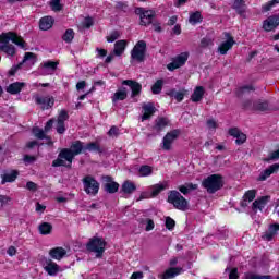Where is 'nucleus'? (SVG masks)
Wrapping results in <instances>:
<instances>
[{
	"mask_svg": "<svg viewBox=\"0 0 279 279\" xmlns=\"http://www.w3.org/2000/svg\"><path fill=\"white\" fill-rule=\"evenodd\" d=\"M93 25H95V21L93 20V17H85L83 21V27H85L86 29H90V27H93Z\"/></svg>",
	"mask_w": 279,
	"mask_h": 279,
	"instance_id": "nucleus-56",
	"label": "nucleus"
},
{
	"mask_svg": "<svg viewBox=\"0 0 279 279\" xmlns=\"http://www.w3.org/2000/svg\"><path fill=\"white\" fill-rule=\"evenodd\" d=\"M125 99H128V92L125 90V88L116 92L112 97L113 104H116V101H125Z\"/></svg>",
	"mask_w": 279,
	"mask_h": 279,
	"instance_id": "nucleus-38",
	"label": "nucleus"
},
{
	"mask_svg": "<svg viewBox=\"0 0 279 279\" xmlns=\"http://www.w3.org/2000/svg\"><path fill=\"white\" fill-rule=\"evenodd\" d=\"M104 190L106 193L114 194L119 191V183H117L114 181L111 183H105Z\"/></svg>",
	"mask_w": 279,
	"mask_h": 279,
	"instance_id": "nucleus-39",
	"label": "nucleus"
},
{
	"mask_svg": "<svg viewBox=\"0 0 279 279\" xmlns=\"http://www.w3.org/2000/svg\"><path fill=\"white\" fill-rule=\"evenodd\" d=\"M189 22L192 25H197V23H202V13L196 11L190 15Z\"/></svg>",
	"mask_w": 279,
	"mask_h": 279,
	"instance_id": "nucleus-45",
	"label": "nucleus"
},
{
	"mask_svg": "<svg viewBox=\"0 0 279 279\" xmlns=\"http://www.w3.org/2000/svg\"><path fill=\"white\" fill-rule=\"evenodd\" d=\"M49 256L53 258V260H62L63 257L66 256V250L63 247H54L49 251Z\"/></svg>",
	"mask_w": 279,
	"mask_h": 279,
	"instance_id": "nucleus-25",
	"label": "nucleus"
},
{
	"mask_svg": "<svg viewBox=\"0 0 279 279\" xmlns=\"http://www.w3.org/2000/svg\"><path fill=\"white\" fill-rule=\"evenodd\" d=\"M167 125H169V120L168 118L165 117H158L155 120V124L153 126V130L157 133L160 134V132H162V130H165V128H167Z\"/></svg>",
	"mask_w": 279,
	"mask_h": 279,
	"instance_id": "nucleus-22",
	"label": "nucleus"
},
{
	"mask_svg": "<svg viewBox=\"0 0 279 279\" xmlns=\"http://www.w3.org/2000/svg\"><path fill=\"white\" fill-rule=\"evenodd\" d=\"M45 132H46L45 130L38 126L33 129V134L35 138H38L39 141L46 140L47 141L46 144L53 145V141H51V136L47 135Z\"/></svg>",
	"mask_w": 279,
	"mask_h": 279,
	"instance_id": "nucleus-20",
	"label": "nucleus"
},
{
	"mask_svg": "<svg viewBox=\"0 0 279 279\" xmlns=\"http://www.w3.org/2000/svg\"><path fill=\"white\" fill-rule=\"evenodd\" d=\"M58 134H64L66 132V126L64 122L57 121V128H56Z\"/></svg>",
	"mask_w": 279,
	"mask_h": 279,
	"instance_id": "nucleus-58",
	"label": "nucleus"
},
{
	"mask_svg": "<svg viewBox=\"0 0 279 279\" xmlns=\"http://www.w3.org/2000/svg\"><path fill=\"white\" fill-rule=\"evenodd\" d=\"M58 69V62L47 61L44 63L41 71L44 75H53Z\"/></svg>",
	"mask_w": 279,
	"mask_h": 279,
	"instance_id": "nucleus-23",
	"label": "nucleus"
},
{
	"mask_svg": "<svg viewBox=\"0 0 279 279\" xmlns=\"http://www.w3.org/2000/svg\"><path fill=\"white\" fill-rule=\"evenodd\" d=\"M10 40H12L14 45H17V47H21V49L27 50V43H25V40H23V38L16 33H2L0 35V51H3L4 53H7V56H16V48L14 47V45L10 44Z\"/></svg>",
	"mask_w": 279,
	"mask_h": 279,
	"instance_id": "nucleus-2",
	"label": "nucleus"
},
{
	"mask_svg": "<svg viewBox=\"0 0 279 279\" xmlns=\"http://www.w3.org/2000/svg\"><path fill=\"white\" fill-rule=\"evenodd\" d=\"M25 62H31V64H34V62H36V54L34 52H25L24 59L21 63L25 64Z\"/></svg>",
	"mask_w": 279,
	"mask_h": 279,
	"instance_id": "nucleus-47",
	"label": "nucleus"
},
{
	"mask_svg": "<svg viewBox=\"0 0 279 279\" xmlns=\"http://www.w3.org/2000/svg\"><path fill=\"white\" fill-rule=\"evenodd\" d=\"M85 151H96L97 154H104L106 148L101 147L97 142H90L85 145Z\"/></svg>",
	"mask_w": 279,
	"mask_h": 279,
	"instance_id": "nucleus-29",
	"label": "nucleus"
},
{
	"mask_svg": "<svg viewBox=\"0 0 279 279\" xmlns=\"http://www.w3.org/2000/svg\"><path fill=\"white\" fill-rule=\"evenodd\" d=\"M254 90H256L254 85H244L242 87H239L235 90V95H236V97L241 98V97H243V95H245V93H251V92H254Z\"/></svg>",
	"mask_w": 279,
	"mask_h": 279,
	"instance_id": "nucleus-36",
	"label": "nucleus"
},
{
	"mask_svg": "<svg viewBox=\"0 0 279 279\" xmlns=\"http://www.w3.org/2000/svg\"><path fill=\"white\" fill-rule=\"evenodd\" d=\"M24 87L25 83L15 82L7 87V93H10V95H19V93H21Z\"/></svg>",
	"mask_w": 279,
	"mask_h": 279,
	"instance_id": "nucleus-27",
	"label": "nucleus"
},
{
	"mask_svg": "<svg viewBox=\"0 0 279 279\" xmlns=\"http://www.w3.org/2000/svg\"><path fill=\"white\" fill-rule=\"evenodd\" d=\"M19 178V171L12 170L11 172H7L1 174V184H7V182H14Z\"/></svg>",
	"mask_w": 279,
	"mask_h": 279,
	"instance_id": "nucleus-30",
	"label": "nucleus"
},
{
	"mask_svg": "<svg viewBox=\"0 0 279 279\" xmlns=\"http://www.w3.org/2000/svg\"><path fill=\"white\" fill-rule=\"evenodd\" d=\"M106 240L104 238L94 236L89 239L86 244L87 252L96 254V258H104V252H106Z\"/></svg>",
	"mask_w": 279,
	"mask_h": 279,
	"instance_id": "nucleus-4",
	"label": "nucleus"
},
{
	"mask_svg": "<svg viewBox=\"0 0 279 279\" xmlns=\"http://www.w3.org/2000/svg\"><path fill=\"white\" fill-rule=\"evenodd\" d=\"M84 153H86L84 142L76 140L72 142L70 148L61 149L57 159L52 161V167H65L66 169H71L75 156H80V154Z\"/></svg>",
	"mask_w": 279,
	"mask_h": 279,
	"instance_id": "nucleus-1",
	"label": "nucleus"
},
{
	"mask_svg": "<svg viewBox=\"0 0 279 279\" xmlns=\"http://www.w3.org/2000/svg\"><path fill=\"white\" fill-rule=\"evenodd\" d=\"M167 186L165 184H155L150 187L151 197H157Z\"/></svg>",
	"mask_w": 279,
	"mask_h": 279,
	"instance_id": "nucleus-41",
	"label": "nucleus"
},
{
	"mask_svg": "<svg viewBox=\"0 0 279 279\" xmlns=\"http://www.w3.org/2000/svg\"><path fill=\"white\" fill-rule=\"evenodd\" d=\"M145 53H147V43L140 40L132 49L131 58L132 60H136V62H145Z\"/></svg>",
	"mask_w": 279,
	"mask_h": 279,
	"instance_id": "nucleus-7",
	"label": "nucleus"
},
{
	"mask_svg": "<svg viewBox=\"0 0 279 279\" xmlns=\"http://www.w3.org/2000/svg\"><path fill=\"white\" fill-rule=\"evenodd\" d=\"M82 183L86 195H93L95 197L99 193L100 184L95 177L87 174L82 179Z\"/></svg>",
	"mask_w": 279,
	"mask_h": 279,
	"instance_id": "nucleus-6",
	"label": "nucleus"
},
{
	"mask_svg": "<svg viewBox=\"0 0 279 279\" xmlns=\"http://www.w3.org/2000/svg\"><path fill=\"white\" fill-rule=\"evenodd\" d=\"M229 279H239V268H233L230 270Z\"/></svg>",
	"mask_w": 279,
	"mask_h": 279,
	"instance_id": "nucleus-61",
	"label": "nucleus"
},
{
	"mask_svg": "<svg viewBox=\"0 0 279 279\" xmlns=\"http://www.w3.org/2000/svg\"><path fill=\"white\" fill-rule=\"evenodd\" d=\"M44 269L48 274V276H58V271H60V266L51 259H46L44 262Z\"/></svg>",
	"mask_w": 279,
	"mask_h": 279,
	"instance_id": "nucleus-16",
	"label": "nucleus"
},
{
	"mask_svg": "<svg viewBox=\"0 0 279 279\" xmlns=\"http://www.w3.org/2000/svg\"><path fill=\"white\" fill-rule=\"evenodd\" d=\"M207 128L209 130H217V121L215 119L207 120Z\"/></svg>",
	"mask_w": 279,
	"mask_h": 279,
	"instance_id": "nucleus-62",
	"label": "nucleus"
},
{
	"mask_svg": "<svg viewBox=\"0 0 279 279\" xmlns=\"http://www.w3.org/2000/svg\"><path fill=\"white\" fill-rule=\"evenodd\" d=\"M242 109L250 110L251 112H254V101L252 99L244 100L242 102Z\"/></svg>",
	"mask_w": 279,
	"mask_h": 279,
	"instance_id": "nucleus-49",
	"label": "nucleus"
},
{
	"mask_svg": "<svg viewBox=\"0 0 279 279\" xmlns=\"http://www.w3.org/2000/svg\"><path fill=\"white\" fill-rule=\"evenodd\" d=\"M244 199H246L247 202L252 203L254 202V199H256V190H250L247 191L244 196Z\"/></svg>",
	"mask_w": 279,
	"mask_h": 279,
	"instance_id": "nucleus-50",
	"label": "nucleus"
},
{
	"mask_svg": "<svg viewBox=\"0 0 279 279\" xmlns=\"http://www.w3.org/2000/svg\"><path fill=\"white\" fill-rule=\"evenodd\" d=\"M278 4H279V0H271L263 7V10H264V12H269V10H271V8H274V5H278Z\"/></svg>",
	"mask_w": 279,
	"mask_h": 279,
	"instance_id": "nucleus-57",
	"label": "nucleus"
},
{
	"mask_svg": "<svg viewBox=\"0 0 279 279\" xmlns=\"http://www.w3.org/2000/svg\"><path fill=\"white\" fill-rule=\"evenodd\" d=\"M232 9L239 14V16L245 17V13L247 12V4L245 0H234L232 4Z\"/></svg>",
	"mask_w": 279,
	"mask_h": 279,
	"instance_id": "nucleus-17",
	"label": "nucleus"
},
{
	"mask_svg": "<svg viewBox=\"0 0 279 279\" xmlns=\"http://www.w3.org/2000/svg\"><path fill=\"white\" fill-rule=\"evenodd\" d=\"M229 135L235 138L236 145H243L247 141V135L241 132L239 129L233 128L229 130Z\"/></svg>",
	"mask_w": 279,
	"mask_h": 279,
	"instance_id": "nucleus-18",
	"label": "nucleus"
},
{
	"mask_svg": "<svg viewBox=\"0 0 279 279\" xmlns=\"http://www.w3.org/2000/svg\"><path fill=\"white\" fill-rule=\"evenodd\" d=\"M107 134L111 138H118L119 134H121V131L118 129L117 125H113V126L110 128V130L108 131Z\"/></svg>",
	"mask_w": 279,
	"mask_h": 279,
	"instance_id": "nucleus-51",
	"label": "nucleus"
},
{
	"mask_svg": "<svg viewBox=\"0 0 279 279\" xmlns=\"http://www.w3.org/2000/svg\"><path fill=\"white\" fill-rule=\"evenodd\" d=\"M21 66H23V63H19L16 65H13L10 71H9V75L11 77H14V75H16V72L21 69Z\"/></svg>",
	"mask_w": 279,
	"mask_h": 279,
	"instance_id": "nucleus-59",
	"label": "nucleus"
},
{
	"mask_svg": "<svg viewBox=\"0 0 279 279\" xmlns=\"http://www.w3.org/2000/svg\"><path fill=\"white\" fill-rule=\"evenodd\" d=\"M269 110H271V107L269 106V100H254V112H269Z\"/></svg>",
	"mask_w": 279,
	"mask_h": 279,
	"instance_id": "nucleus-19",
	"label": "nucleus"
},
{
	"mask_svg": "<svg viewBox=\"0 0 279 279\" xmlns=\"http://www.w3.org/2000/svg\"><path fill=\"white\" fill-rule=\"evenodd\" d=\"M279 25V14L270 15L263 23V29L265 32H274Z\"/></svg>",
	"mask_w": 279,
	"mask_h": 279,
	"instance_id": "nucleus-14",
	"label": "nucleus"
},
{
	"mask_svg": "<svg viewBox=\"0 0 279 279\" xmlns=\"http://www.w3.org/2000/svg\"><path fill=\"white\" fill-rule=\"evenodd\" d=\"M50 8L53 12H61L62 10V4L60 3V0H52L50 2Z\"/></svg>",
	"mask_w": 279,
	"mask_h": 279,
	"instance_id": "nucleus-52",
	"label": "nucleus"
},
{
	"mask_svg": "<svg viewBox=\"0 0 279 279\" xmlns=\"http://www.w3.org/2000/svg\"><path fill=\"white\" fill-rule=\"evenodd\" d=\"M178 136H180V130L178 129L168 132L162 138L161 148L165 151H171V145H173Z\"/></svg>",
	"mask_w": 279,
	"mask_h": 279,
	"instance_id": "nucleus-10",
	"label": "nucleus"
},
{
	"mask_svg": "<svg viewBox=\"0 0 279 279\" xmlns=\"http://www.w3.org/2000/svg\"><path fill=\"white\" fill-rule=\"evenodd\" d=\"M278 171H279V163H274L266 170L262 171L257 180L258 182H265L267 178H271V175H274V173H278Z\"/></svg>",
	"mask_w": 279,
	"mask_h": 279,
	"instance_id": "nucleus-15",
	"label": "nucleus"
},
{
	"mask_svg": "<svg viewBox=\"0 0 279 279\" xmlns=\"http://www.w3.org/2000/svg\"><path fill=\"white\" fill-rule=\"evenodd\" d=\"M181 270L182 269L180 268H169L168 270L165 271L161 279L175 278V276H179Z\"/></svg>",
	"mask_w": 279,
	"mask_h": 279,
	"instance_id": "nucleus-40",
	"label": "nucleus"
},
{
	"mask_svg": "<svg viewBox=\"0 0 279 279\" xmlns=\"http://www.w3.org/2000/svg\"><path fill=\"white\" fill-rule=\"evenodd\" d=\"M143 114L141 116V120L143 121H149L154 114H156V106L154 102H144L142 105Z\"/></svg>",
	"mask_w": 279,
	"mask_h": 279,
	"instance_id": "nucleus-12",
	"label": "nucleus"
},
{
	"mask_svg": "<svg viewBox=\"0 0 279 279\" xmlns=\"http://www.w3.org/2000/svg\"><path fill=\"white\" fill-rule=\"evenodd\" d=\"M203 189H206L210 195L223 189V177L221 174H210L202 182Z\"/></svg>",
	"mask_w": 279,
	"mask_h": 279,
	"instance_id": "nucleus-3",
	"label": "nucleus"
},
{
	"mask_svg": "<svg viewBox=\"0 0 279 279\" xmlns=\"http://www.w3.org/2000/svg\"><path fill=\"white\" fill-rule=\"evenodd\" d=\"M166 228L167 230H173L175 228V220L169 216L166 217Z\"/></svg>",
	"mask_w": 279,
	"mask_h": 279,
	"instance_id": "nucleus-54",
	"label": "nucleus"
},
{
	"mask_svg": "<svg viewBox=\"0 0 279 279\" xmlns=\"http://www.w3.org/2000/svg\"><path fill=\"white\" fill-rule=\"evenodd\" d=\"M186 60H189V52L178 54L172 62L167 65L168 71H175V69H180V66H184Z\"/></svg>",
	"mask_w": 279,
	"mask_h": 279,
	"instance_id": "nucleus-11",
	"label": "nucleus"
},
{
	"mask_svg": "<svg viewBox=\"0 0 279 279\" xmlns=\"http://www.w3.org/2000/svg\"><path fill=\"white\" fill-rule=\"evenodd\" d=\"M34 99L40 110H51L56 105V98L51 95H35Z\"/></svg>",
	"mask_w": 279,
	"mask_h": 279,
	"instance_id": "nucleus-8",
	"label": "nucleus"
},
{
	"mask_svg": "<svg viewBox=\"0 0 279 279\" xmlns=\"http://www.w3.org/2000/svg\"><path fill=\"white\" fill-rule=\"evenodd\" d=\"M39 234H43L46 236L47 234H50L53 231V226L49 222H41L38 226Z\"/></svg>",
	"mask_w": 279,
	"mask_h": 279,
	"instance_id": "nucleus-34",
	"label": "nucleus"
},
{
	"mask_svg": "<svg viewBox=\"0 0 279 279\" xmlns=\"http://www.w3.org/2000/svg\"><path fill=\"white\" fill-rule=\"evenodd\" d=\"M198 185L193 183H185L184 185L179 186L180 193L183 195H189L191 191H197Z\"/></svg>",
	"mask_w": 279,
	"mask_h": 279,
	"instance_id": "nucleus-35",
	"label": "nucleus"
},
{
	"mask_svg": "<svg viewBox=\"0 0 279 279\" xmlns=\"http://www.w3.org/2000/svg\"><path fill=\"white\" fill-rule=\"evenodd\" d=\"M123 86H129L131 88V97H138L141 95V90H143V85L141 83L133 80H124L122 82Z\"/></svg>",
	"mask_w": 279,
	"mask_h": 279,
	"instance_id": "nucleus-13",
	"label": "nucleus"
},
{
	"mask_svg": "<svg viewBox=\"0 0 279 279\" xmlns=\"http://www.w3.org/2000/svg\"><path fill=\"white\" fill-rule=\"evenodd\" d=\"M125 47H128V41L118 40L114 44V49H113L114 56H123V51H125Z\"/></svg>",
	"mask_w": 279,
	"mask_h": 279,
	"instance_id": "nucleus-33",
	"label": "nucleus"
},
{
	"mask_svg": "<svg viewBox=\"0 0 279 279\" xmlns=\"http://www.w3.org/2000/svg\"><path fill=\"white\" fill-rule=\"evenodd\" d=\"M141 223L146 226V228H145L146 232H151V230H154V228H156V225L149 218L142 219Z\"/></svg>",
	"mask_w": 279,
	"mask_h": 279,
	"instance_id": "nucleus-46",
	"label": "nucleus"
},
{
	"mask_svg": "<svg viewBox=\"0 0 279 279\" xmlns=\"http://www.w3.org/2000/svg\"><path fill=\"white\" fill-rule=\"evenodd\" d=\"M138 171L142 178H147L148 175H151V173H154V168H151V166L144 165L140 167Z\"/></svg>",
	"mask_w": 279,
	"mask_h": 279,
	"instance_id": "nucleus-43",
	"label": "nucleus"
},
{
	"mask_svg": "<svg viewBox=\"0 0 279 279\" xmlns=\"http://www.w3.org/2000/svg\"><path fill=\"white\" fill-rule=\"evenodd\" d=\"M168 202L172 204L177 210H189V201L178 191H170Z\"/></svg>",
	"mask_w": 279,
	"mask_h": 279,
	"instance_id": "nucleus-5",
	"label": "nucleus"
},
{
	"mask_svg": "<svg viewBox=\"0 0 279 279\" xmlns=\"http://www.w3.org/2000/svg\"><path fill=\"white\" fill-rule=\"evenodd\" d=\"M24 162H26V165H32V163L36 162V158L31 155H25Z\"/></svg>",
	"mask_w": 279,
	"mask_h": 279,
	"instance_id": "nucleus-63",
	"label": "nucleus"
},
{
	"mask_svg": "<svg viewBox=\"0 0 279 279\" xmlns=\"http://www.w3.org/2000/svg\"><path fill=\"white\" fill-rule=\"evenodd\" d=\"M214 45V41L210 37H204L202 40H201V47H213Z\"/></svg>",
	"mask_w": 279,
	"mask_h": 279,
	"instance_id": "nucleus-55",
	"label": "nucleus"
},
{
	"mask_svg": "<svg viewBox=\"0 0 279 279\" xmlns=\"http://www.w3.org/2000/svg\"><path fill=\"white\" fill-rule=\"evenodd\" d=\"M234 46V38H232L231 36L223 41L219 47H218V51L221 56H226V53H228V51H230V49H232V47Z\"/></svg>",
	"mask_w": 279,
	"mask_h": 279,
	"instance_id": "nucleus-24",
	"label": "nucleus"
},
{
	"mask_svg": "<svg viewBox=\"0 0 279 279\" xmlns=\"http://www.w3.org/2000/svg\"><path fill=\"white\" fill-rule=\"evenodd\" d=\"M165 86V80L159 78L157 80L154 85L151 86L153 95H160L162 93V87Z\"/></svg>",
	"mask_w": 279,
	"mask_h": 279,
	"instance_id": "nucleus-37",
	"label": "nucleus"
},
{
	"mask_svg": "<svg viewBox=\"0 0 279 279\" xmlns=\"http://www.w3.org/2000/svg\"><path fill=\"white\" fill-rule=\"evenodd\" d=\"M169 97H174L175 100L178 101H183L184 95H186V90L178 92L175 89H171L168 93Z\"/></svg>",
	"mask_w": 279,
	"mask_h": 279,
	"instance_id": "nucleus-42",
	"label": "nucleus"
},
{
	"mask_svg": "<svg viewBox=\"0 0 279 279\" xmlns=\"http://www.w3.org/2000/svg\"><path fill=\"white\" fill-rule=\"evenodd\" d=\"M73 38H75V32L73 28H68L62 36V40L64 43H73Z\"/></svg>",
	"mask_w": 279,
	"mask_h": 279,
	"instance_id": "nucleus-44",
	"label": "nucleus"
},
{
	"mask_svg": "<svg viewBox=\"0 0 279 279\" xmlns=\"http://www.w3.org/2000/svg\"><path fill=\"white\" fill-rule=\"evenodd\" d=\"M278 230H279L278 223L270 225L268 228V231H266L265 234L263 235V239H265L266 241H271L274 236L278 234Z\"/></svg>",
	"mask_w": 279,
	"mask_h": 279,
	"instance_id": "nucleus-28",
	"label": "nucleus"
},
{
	"mask_svg": "<svg viewBox=\"0 0 279 279\" xmlns=\"http://www.w3.org/2000/svg\"><path fill=\"white\" fill-rule=\"evenodd\" d=\"M142 278H143V271L133 272L131 276V279H142Z\"/></svg>",
	"mask_w": 279,
	"mask_h": 279,
	"instance_id": "nucleus-64",
	"label": "nucleus"
},
{
	"mask_svg": "<svg viewBox=\"0 0 279 279\" xmlns=\"http://www.w3.org/2000/svg\"><path fill=\"white\" fill-rule=\"evenodd\" d=\"M135 14H137L141 19V25L147 27L154 23V19H156V12L153 10H145L143 8H136Z\"/></svg>",
	"mask_w": 279,
	"mask_h": 279,
	"instance_id": "nucleus-9",
	"label": "nucleus"
},
{
	"mask_svg": "<svg viewBox=\"0 0 279 279\" xmlns=\"http://www.w3.org/2000/svg\"><path fill=\"white\" fill-rule=\"evenodd\" d=\"M53 27V17L51 16H44L39 21V28L43 32H47V29H51Z\"/></svg>",
	"mask_w": 279,
	"mask_h": 279,
	"instance_id": "nucleus-26",
	"label": "nucleus"
},
{
	"mask_svg": "<svg viewBox=\"0 0 279 279\" xmlns=\"http://www.w3.org/2000/svg\"><path fill=\"white\" fill-rule=\"evenodd\" d=\"M204 93H205L204 87L197 86L194 89V93L191 96L192 101L194 104H197L198 101H202V99H204Z\"/></svg>",
	"mask_w": 279,
	"mask_h": 279,
	"instance_id": "nucleus-31",
	"label": "nucleus"
},
{
	"mask_svg": "<svg viewBox=\"0 0 279 279\" xmlns=\"http://www.w3.org/2000/svg\"><path fill=\"white\" fill-rule=\"evenodd\" d=\"M119 32L114 31L107 37V43H114V40L119 39Z\"/></svg>",
	"mask_w": 279,
	"mask_h": 279,
	"instance_id": "nucleus-60",
	"label": "nucleus"
},
{
	"mask_svg": "<svg viewBox=\"0 0 279 279\" xmlns=\"http://www.w3.org/2000/svg\"><path fill=\"white\" fill-rule=\"evenodd\" d=\"M269 199H271V196H262L257 198L253 204H252V210L256 213L257 210H263L265 206L269 203Z\"/></svg>",
	"mask_w": 279,
	"mask_h": 279,
	"instance_id": "nucleus-21",
	"label": "nucleus"
},
{
	"mask_svg": "<svg viewBox=\"0 0 279 279\" xmlns=\"http://www.w3.org/2000/svg\"><path fill=\"white\" fill-rule=\"evenodd\" d=\"M122 193H125L126 195H132L134 191H136V184L132 181H124L121 187Z\"/></svg>",
	"mask_w": 279,
	"mask_h": 279,
	"instance_id": "nucleus-32",
	"label": "nucleus"
},
{
	"mask_svg": "<svg viewBox=\"0 0 279 279\" xmlns=\"http://www.w3.org/2000/svg\"><path fill=\"white\" fill-rule=\"evenodd\" d=\"M12 198L10 196L0 195V210H3V207L10 206Z\"/></svg>",
	"mask_w": 279,
	"mask_h": 279,
	"instance_id": "nucleus-48",
	"label": "nucleus"
},
{
	"mask_svg": "<svg viewBox=\"0 0 279 279\" xmlns=\"http://www.w3.org/2000/svg\"><path fill=\"white\" fill-rule=\"evenodd\" d=\"M57 121H59L60 123H64V121H69V112L66 110H61Z\"/></svg>",
	"mask_w": 279,
	"mask_h": 279,
	"instance_id": "nucleus-53",
	"label": "nucleus"
}]
</instances>
